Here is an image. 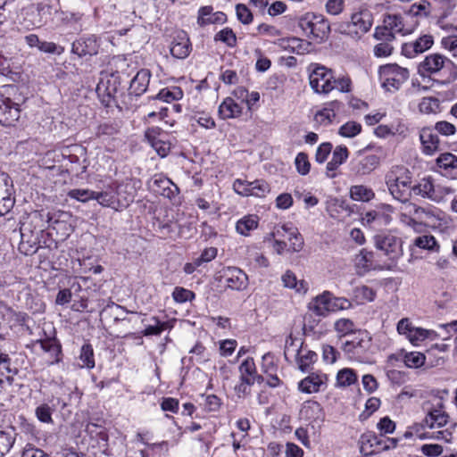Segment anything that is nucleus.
<instances>
[{
  "label": "nucleus",
  "instance_id": "nucleus-47",
  "mask_svg": "<svg viewBox=\"0 0 457 457\" xmlns=\"http://www.w3.org/2000/svg\"><path fill=\"white\" fill-rule=\"evenodd\" d=\"M54 411V406L48 403H41L35 410V415L37 420L43 423H53L52 414Z\"/></svg>",
  "mask_w": 457,
  "mask_h": 457
},
{
  "label": "nucleus",
  "instance_id": "nucleus-6",
  "mask_svg": "<svg viewBox=\"0 0 457 457\" xmlns=\"http://www.w3.org/2000/svg\"><path fill=\"white\" fill-rule=\"evenodd\" d=\"M378 73L382 87L391 92L398 90L409 78V71L396 63L381 66Z\"/></svg>",
  "mask_w": 457,
  "mask_h": 457
},
{
  "label": "nucleus",
  "instance_id": "nucleus-24",
  "mask_svg": "<svg viewBox=\"0 0 457 457\" xmlns=\"http://www.w3.org/2000/svg\"><path fill=\"white\" fill-rule=\"evenodd\" d=\"M161 132L159 129H149L145 132V137L152 146L155 149L157 154L165 157L170 149V145L161 138Z\"/></svg>",
  "mask_w": 457,
  "mask_h": 457
},
{
  "label": "nucleus",
  "instance_id": "nucleus-13",
  "mask_svg": "<svg viewBox=\"0 0 457 457\" xmlns=\"http://www.w3.org/2000/svg\"><path fill=\"white\" fill-rule=\"evenodd\" d=\"M438 172L450 179H457V156L451 153L441 154L436 160Z\"/></svg>",
  "mask_w": 457,
  "mask_h": 457
},
{
  "label": "nucleus",
  "instance_id": "nucleus-62",
  "mask_svg": "<svg viewBox=\"0 0 457 457\" xmlns=\"http://www.w3.org/2000/svg\"><path fill=\"white\" fill-rule=\"evenodd\" d=\"M374 37L377 40L390 41V42L394 41L395 38L393 31H391L387 28V26L384 23H383V26H378L375 29Z\"/></svg>",
  "mask_w": 457,
  "mask_h": 457
},
{
  "label": "nucleus",
  "instance_id": "nucleus-55",
  "mask_svg": "<svg viewBox=\"0 0 457 457\" xmlns=\"http://www.w3.org/2000/svg\"><path fill=\"white\" fill-rule=\"evenodd\" d=\"M252 191L251 195H254L257 197H264L266 194L270 192V185L262 180L257 179L252 182Z\"/></svg>",
  "mask_w": 457,
  "mask_h": 457
},
{
  "label": "nucleus",
  "instance_id": "nucleus-14",
  "mask_svg": "<svg viewBox=\"0 0 457 457\" xmlns=\"http://www.w3.org/2000/svg\"><path fill=\"white\" fill-rule=\"evenodd\" d=\"M221 278L227 287L242 290L246 287L247 276L240 269L228 267L222 271Z\"/></svg>",
  "mask_w": 457,
  "mask_h": 457
},
{
  "label": "nucleus",
  "instance_id": "nucleus-27",
  "mask_svg": "<svg viewBox=\"0 0 457 457\" xmlns=\"http://www.w3.org/2000/svg\"><path fill=\"white\" fill-rule=\"evenodd\" d=\"M448 414L442 409H434L428 411L423 422L429 428H441L448 422Z\"/></svg>",
  "mask_w": 457,
  "mask_h": 457
},
{
  "label": "nucleus",
  "instance_id": "nucleus-15",
  "mask_svg": "<svg viewBox=\"0 0 457 457\" xmlns=\"http://www.w3.org/2000/svg\"><path fill=\"white\" fill-rule=\"evenodd\" d=\"M379 163V158L375 154L359 155L351 162V170L358 175L370 174Z\"/></svg>",
  "mask_w": 457,
  "mask_h": 457
},
{
  "label": "nucleus",
  "instance_id": "nucleus-64",
  "mask_svg": "<svg viewBox=\"0 0 457 457\" xmlns=\"http://www.w3.org/2000/svg\"><path fill=\"white\" fill-rule=\"evenodd\" d=\"M444 49L447 50L453 58L457 61V37L450 36L444 37L441 41Z\"/></svg>",
  "mask_w": 457,
  "mask_h": 457
},
{
  "label": "nucleus",
  "instance_id": "nucleus-53",
  "mask_svg": "<svg viewBox=\"0 0 457 457\" xmlns=\"http://www.w3.org/2000/svg\"><path fill=\"white\" fill-rule=\"evenodd\" d=\"M215 41H221L228 46L233 47L237 44V37L230 28H225L214 36Z\"/></svg>",
  "mask_w": 457,
  "mask_h": 457
},
{
  "label": "nucleus",
  "instance_id": "nucleus-1",
  "mask_svg": "<svg viewBox=\"0 0 457 457\" xmlns=\"http://www.w3.org/2000/svg\"><path fill=\"white\" fill-rule=\"evenodd\" d=\"M418 73L423 78L440 77L443 82L451 83L457 79V65L444 54L433 53L420 62Z\"/></svg>",
  "mask_w": 457,
  "mask_h": 457
},
{
  "label": "nucleus",
  "instance_id": "nucleus-12",
  "mask_svg": "<svg viewBox=\"0 0 457 457\" xmlns=\"http://www.w3.org/2000/svg\"><path fill=\"white\" fill-rule=\"evenodd\" d=\"M99 44L94 35L81 37L75 40L71 46V52L79 57L97 54Z\"/></svg>",
  "mask_w": 457,
  "mask_h": 457
},
{
  "label": "nucleus",
  "instance_id": "nucleus-17",
  "mask_svg": "<svg viewBox=\"0 0 457 457\" xmlns=\"http://www.w3.org/2000/svg\"><path fill=\"white\" fill-rule=\"evenodd\" d=\"M361 452L366 455L376 454L383 449V438L377 436L372 432H367L361 435Z\"/></svg>",
  "mask_w": 457,
  "mask_h": 457
},
{
  "label": "nucleus",
  "instance_id": "nucleus-52",
  "mask_svg": "<svg viewBox=\"0 0 457 457\" xmlns=\"http://www.w3.org/2000/svg\"><path fill=\"white\" fill-rule=\"evenodd\" d=\"M361 131V125L356 121H347L342 125L338 133L345 137H353L360 134Z\"/></svg>",
  "mask_w": 457,
  "mask_h": 457
},
{
  "label": "nucleus",
  "instance_id": "nucleus-25",
  "mask_svg": "<svg viewBox=\"0 0 457 457\" xmlns=\"http://www.w3.org/2000/svg\"><path fill=\"white\" fill-rule=\"evenodd\" d=\"M242 106L232 97H227L219 106V114L221 119H233L241 115Z\"/></svg>",
  "mask_w": 457,
  "mask_h": 457
},
{
  "label": "nucleus",
  "instance_id": "nucleus-35",
  "mask_svg": "<svg viewBox=\"0 0 457 457\" xmlns=\"http://www.w3.org/2000/svg\"><path fill=\"white\" fill-rule=\"evenodd\" d=\"M258 226V218L254 215H247L240 219L236 224L237 232L243 236H248Z\"/></svg>",
  "mask_w": 457,
  "mask_h": 457
},
{
  "label": "nucleus",
  "instance_id": "nucleus-36",
  "mask_svg": "<svg viewBox=\"0 0 457 457\" xmlns=\"http://www.w3.org/2000/svg\"><path fill=\"white\" fill-rule=\"evenodd\" d=\"M353 296L358 304H363L366 302H372L375 299L376 292L368 286H361L353 289Z\"/></svg>",
  "mask_w": 457,
  "mask_h": 457
},
{
  "label": "nucleus",
  "instance_id": "nucleus-46",
  "mask_svg": "<svg viewBox=\"0 0 457 457\" xmlns=\"http://www.w3.org/2000/svg\"><path fill=\"white\" fill-rule=\"evenodd\" d=\"M357 381V376L353 370L345 368L338 371L337 385L338 386H349Z\"/></svg>",
  "mask_w": 457,
  "mask_h": 457
},
{
  "label": "nucleus",
  "instance_id": "nucleus-59",
  "mask_svg": "<svg viewBox=\"0 0 457 457\" xmlns=\"http://www.w3.org/2000/svg\"><path fill=\"white\" fill-rule=\"evenodd\" d=\"M425 355L420 353H411L404 357V362L409 368H419L425 362Z\"/></svg>",
  "mask_w": 457,
  "mask_h": 457
},
{
  "label": "nucleus",
  "instance_id": "nucleus-41",
  "mask_svg": "<svg viewBox=\"0 0 457 457\" xmlns=\"http://www.w3.org/2000/svg\"><path fill=\"white\" fill-rule=\"evenodd\" d=\"M321 411L320 404L315 401L305 402L300 411L301 417L306 420H312Z\"/></svg>",
  "mask_w": 457,
  "mask_h": 457
},
{
  "label": "nucleus",
  "instance_id": "nucleus-29",
  "mask_svg": "<svg viewBox=\"0 0 457 457\" xmlns=\"http://www.w3.org/2000/svg\"><path fill=\"white\" fill-rule=\"evenodd\" d=\"M383 23L386 24L391 31H393L394 35L395 33H400L402 35L410 33V30L405 29L403 17L401 14H386L383 19Z\"/></svg>",
  "mask_w": 457,
  "mask_h": 457
},
{
  "label": "nucleus",
  "instance_id": "nucleus-5",
  "mask_svg": "<svg viewBox=\"0 0 457 457\" xmlns=\"http://www.w3.org/2000/svg\"><path fill=\"white\" fill-rule=\"evenodd\" d=\"M376 248L391 261H397L403 253V239L392 231H383L373 237Z\"/></svg>",
  "mask_w": 457,
  "mask_h": 457
},
{
  "label": "nucleus",
  "instance_id": "nucleus-50",
  "mask_svg": "<svg viewBox=\"0 0 457 457\" xmlns=\"http://www.w3.org/2000/svg\"><path fill=\"white\" fill-rule=\"evenodd\" d=\"M439 109V100L436 97H423L419 104V110L425 114L436 113Z\"/></svg>",
  "mask_w": 457,
  "mask_h": 457
},
{
  "label": "nucleus",
  "instance_id": "nucleus-54",
  "mask_svg": "<svg viewBox=\"0 0 457 457\" xmlns=\"http://www.w3.org/2000/svg\"><path fill=\"white\" fill-rule=\"evenodd\" d=\"M67 195L81 203H86L89 200L94 199L95 191L89 189L74 188L68 192Z\"/></svg>",
  "mask_w": 457,
  "mask_h": 457
},
{
  "label": "nucleus",
  "instance_id": "nucleus-45",
  "mask_svg": "<svg viewBox=\"0 0 457 457\" xmlns=\"http://www.w3.org/2000/svg\"><path fill=\"white\" fill-rule=\"evenodd\" d=\"M79 360L82 362L81 367L93 369L96 365L94 350L90 344H85L80 349Z\"/></svg>",
  "mask_w": 457,
  "mask_h": 457
},
{
  "label": "nucleus",
  "instance_id": "nucleus-63",
  "mask_svg": "<svg viewBox=\"0 0 457 457\" xmlns=\"http://www.w3.org/2000/svg\"><path fill=\"white\" fill-rule=\"evenodd\" d=\"M173 299L177 303H186L192 301L195 298V294L183 287H176L172 293Z\"/></svg>",
  "mask_w": 457,
  "mask_h": 457
},
{
  "label": "nucleus",
  "instance_id": "nucleus-3",
  "mask_svg": "<svg viewBox=\"0 0 457 457\" xmlns=\"http://www.w3.org/2000/svg\"><path fill=\"white\" fill-rule=\"evenodd\" d=\"M298 26L311 38L323 39L330 31V25L321 14L307 12L298 21Z\"/></svg>",
  "mask_w": 457,
  "mask_h": 457
},
{
  "label": "nucleus",
  "instance_id": "nucleus-31",
  "mask_svg": "<svg viewBox=\"0 0 457 457\" xmlns=\"http://www.w3.org/2000/svg\"><path fill=\"white\" fill-rule=\"evenodd\" d=\"M316 361L317 353L315 352L303 349L298 352L296 362L301 371L309 372Z\"/></svg>",
  "mask_w": 457,
  "mask_h": 457
},
{
  "label": "nucleus",
  "instance_id": "nucleus-37",
  "mask_svg": "<svg viewBox=\"0 0 457 457\" xmlns=\"http://www.w3.org/2000/svg\"><path fill=\"white\" fill-rule=\"evenodd\" d=\"M434 183L435 181L431 177H426L421 179L417 185L411 187V190L417 195L430 199Z\"/></svg>",
  "mask_w": 457,
  "mask_h": 457
},
{
  "label": "nucleus",
  "instance_id": "nucleus-28",
  "mask_svg": "<svg viewBox=\"0 0 457 457\" xmlns=\"http://www.w3.org/2000/svg\"><path fill=\"white\" fill-rule=\"evenodd\" d=\"M339 102H330L326 107L315 114V121L322 126L329 125L336 117V110L339 109Z\"/></svg>",
  "mask_w": 457,
  "mask_h": 457
},
{
  "label": "nucleus",
  "instance_id": "nucleus-48",
  "mask_svg": "<svg viewBox=\"0 0 457 457\" xmlns=\"http://www.w3.org/2000/svg\"><path fill=\"white\" fill-rule=\"evenodd\" d=\"M94 199L97 200L98 204L104 207H111L117 209L118 201L114 194L111 192H96Z\"/></svg>",
  "mask_w": 457,
  "mask_h": 457
},
{
  "label": "nucleus",
  "instance_id": "nucleus-60",
  "mask_svg": "<svg viewBox=\"0 0 457 457\" xmlns=\"http://www.w3.org/2000/svg\"><path fill=\"white\" fill-rule=\"evenodd\" d=\"M413 43L416 48V53L421 54L433 46L434 40L432 36L423 35L413 41Z\"/></svg>",
  "mask_w": 457,
  "mask_h": 457
},
{
  "label": "nucleus",
  "instance_id": "nucleus-33",
  "mask_svg": "<svg viewBox=\"0 0 457 457\" xmlns=\"http://www.w3.org/2000/svg\"><path fill=\"white\" fill-rule=\"evenodd\" d=\"M454 192L455 189L453 187L435 182L429 200L435 203H442L446 201L449 196L454 194Z\"/></svg>",
  "mask_w": 457,
  "mask_h": 457
},
{
  "label": "nucleus",
  "instance_id": "nucleus-2",
  "mask_svg": "<svg viewBox=\"0 0 457 457\" xmlns=\"http://www.w3.org/2000/svg\"><path fill=\"white\" fill-rule=\"evenodd\" d=\"M386 184L395 199L406 202L411 190V173L404 166H393L386 174Z\"/></svg>",
  "mask_w": 457,
  "mask_h": 457
},
{
  "label": "nucleus",
  "instance_id": "nucleus-16",
  "mask_svg": "<svg viewBox=\"0 0 457 457\" xmlns=\"http://www.w3.org/2000/svg\"><path fill=\"white\" fill-rule=\"evenodd\" d=\"M330 291H324L316 295L308 303V310L319 317H326L330 313Z\"/></svg>",
  "mask_w": 457,
  "mask_h": 457
},
{
  "label": "nucleus",
  "instance_id": "nucleus-32",
  "mask_svg": "<svg viewBox=\"0 0 457 457\" xmlns=\"http://www.w3.org/2000/svg\"><path fill=\"white\" fill-rule=\"evenodd\" d=\"M103 312H108L109 315L113 319L114 323L120 321L130 322L131 319L127 318L126 314L133 313L132 312L128 311L125 307L116 304L113 302L108 303L103 310Z\"/></svg>",
  "mask_w": 457,
  "mask_h": 457
},
{
  "label": "nucleus",
  "instance_id": "nucleus-51",
  "mask_svg": "<svg viewBox=\"0 0 457 457\" xmlns=\"http://www.w3.org/2000/svg\"><path fill=\"white\" fill-rule=\"evenodd\" d=\"M330 312L351 309L353 304L351 301L345 297L335 296L330 292Z\"/></svg>",
  "mask_w": 457,
  "mask_h": 457
},
{
  "label": "nucleus",
  "instance_id": "nucleus-7",
  "mask_svg": "<svg viewBox=\"0 0 457 457\" xmlns=\"http://www.w3.org/2000/svg\"><path fill=\"white\" fill-rule=\"evenodd\" d=\"M372 24V13L368 10H361L358 12L353 13L351 21L340 24L338 29L341 33L360 37L370 29Z\"/></svg>",
  "mask_w": 457,
  "mask_h": 457
},
{
  "label": "nucleus",
  "instance_id": "nucleus-8",
  "mask_svg": "<svg viewBox=\"0 0 457 457\" xmlns=\"http://www.w3.org/2000/svg\"><path fill=\"white\" fill-rule=\"evenodd\" d=\"M310 86L318 94H328L333 90V71L325 66L315 65L309 76Z\"/></svg>",
  "mask_w": 457,
  "mask_h": 457
},
{
  "label": "nucleus",
  "instance_id": "nucleus-18",
  "mask_svg": "<svg viewBox=\"0 0 457 457\" xmlns=\"http://www.w3.org/2000/svg\"><path fill=\"white\" fill-rule=\"evenodd\" d=\"M226 21V14L222 12H213L212 6H203L198 11L197 23L201 27L208 24H222Z\"/></svg>",
  "mask_w": 457,
  "mask_h": 457
},
{
  "label": "nucleus",
  "instance_id": "nucleus-56",
  "mask_svg": "<svg viewBox=\"0 0 457 457\" xmlns=\"http://www.w3.org/2000/svg\"><path fill=\"white\" fill-rule=\"evenodd\" d=\"M431 332L428 329L422 328H414V329L411 330V333L408 336L409 341L414 345H418L420 342L424 341L427 339Z\"/></svg>",
  "mask_w": 457,
  "mask_h": 457
},
{
  "label": "nucleus",
  "instance_id": "nucleus-40",
  "mask_svg": "<svg viewBox=\"0 0 457 457\" xmlns=\"http://www.w3.org/2000/svg\"><path fill=\"white\" fill-rule=\"evenodd\" d=\"M150 320L153 323L147 325L142 332L143 336L145 337L160 336L162 331L169 328L168 322H162L155 316L151 317Z\"/></svg>",
  "mask_w": 457,
  "mask_h": 457
},
{
  "label": "nucleus",
  "instance_id": "nucleus-20",
  "mask_svg": "<svg viewBox=\"0 0 457 457\" xmlns=\"http://www.w3.org/2000/svg\"><path fill=\"white\" fill-rule=\"evenodd\" d=\"M151 187L155 193L169 199L174 197L179 191L178 187L170 179L161 176L154 178Z\"/></svg>",
  "mask_w": 457,
  "mask_h": 457
},
{
  "label": "nucleus",
  "instance_id": "nucleus-26",
  "mask_svg": "<svg viewBox=\"0 0 457 457\" xmlns=\"http://www.w3.org/2000/svg\"><path fill=\"white\" fill-rule=\"evenodd\" d=\"M16 435L13 427H0V457H4L10 452L15 442Z\"/></svg>",
  "mask_w": 457,
  "mask_h": 457
},
{
  "label": "nucleus",
  "instance_id": "nucleus-30",
  "mask_svg": "<svg viewBox=\"0 0 457 457\" xmlns=\"http://www.w3.org/2000/svg\"><path fill=\"white\" fill-rule=\"evenodd\" d=\"M282 282L286 287L295 289L299 294H305L308 291V283L303 280H298L296 276L290 270L285 272L282 276Z\"/></svg>",
  "mask_w": 457,
  "mask_h": 457
},
{
  "label": "nucleus",
  "instance_id": "nucleus-58",
  "mask_svg": "<svg viewBox=\"0 0 457 457\" xmlns=\"http://www.w3.org/2000/svg\"><path fill=\"white\" fill-rule=\"evenodd\" d=\"M435 130L436 133H439L445 137L453 136L456 133L455 126L446 120L437 121L435 124Z\"/></svg>",
  "mask_w": 457,
  "mask_h": 457
},
{
  "label": "nucleus",
  "instance_id": "nucleus-23",
  "mask_svg": "<svg viewBox=\"0 0 457 457\" xmlns=\"http://www.w3.org/2000/svg\"><path fill=\"white\" fill-rule=\"evenodd\" d=\"M327 381V375L312 373L305 378L302 379L298 384L300 391L312 394L319 392L320 386Z\"/></svg>",
  "mask_w": 457,
  "mask_h": 457
},
{
  "label": "nucleus",
  "instance_id": "nucleus-39",
  "mask_svg": "<svg viewBox=\"0 0 457 457\" xmlns=\"http://www.w3.org/2000/svg\"><path fill=\"white\" fill-rule=\"evenodd\" d=\"M183 97V91L179 87L162 88L154 97L166 103L179 100Z\"/></svg>",
  "mask_w": 457,
  "mask_h": 457
},
{
  "label": "nucleus",
  "instance_id": "nucleus-9",
  "mask_svg": "<svg viewBox=\"0 0 457 457\" xmlns=\"http://www.w3.org/2000/svg\"><path fill=\"white\" fill-rule=\"evenodd\" d=\"M11 177L0 171V216L7 214L13 207L15 198Z\"/></svg>",
  "mask_w": 457,
  "mask_h": 457
},
{
  "label": "nucleus",
  "instance_id": "nucleus-57",
  "mask_svg": "<svg viewBox=\"0 0 457 457\" xmlns=\"http://www.w3.org/2000/svg\"><path fill=\"white\" fill-rule=\"evenodd\" d=\"M297 171L302 175H306L310 171L311 164L308 156L304 153H299L295 160Z\"/></svg>",
  "mask_w": 457,
  "mask_h": 457
},
{
  "label": "nucleus",
  "instance_id": "nucleus-19",
  "mask_svg": "<svg viewBox=\"0 0 457 457\" xmlns=\"http://www.w3.org/2000/svg\"><path fill=\"white\" fill-rule=\"evenodd\" d=\"M420 140L425 154L431 155L439 149L440 139L437 133L434 132L430 128L420 129Z\"/></svg>",
  "mask_w": 457,
  "mask_h": 457
},
{
  "label": "nucleus",
  "instance_id": "nucleus-49",
  "mask_svg": "<svg viewBox=\"0 0 457 457\" xmlns=\"http://www.w3.org/2000/svg\"><path fill=\"white\" fill-rule=\"evenodd\" d=\"M413 245L420 249L434 251L438 248L436 238L431 235H422L415 238Z\"/></svg>",
  "mask_w": 457,
  "mask_h": 457
},
{
  "label": "nucleus",
  "instance_id": "nucleus-38",
  "mask_svg": "<svg viewBox=\"0 0 457 457\" xmlns=\"http://www.w3.org/2000/svg\"><path fill=\"white\" fill-rule=\"evenodd\" d=\"M372 257L370 252L361 250L355 258V266L359 274H363L372 269Z\"/></svg>",
  "mask_w": 457,
  "mask_h": 457
},
{
  "label": "nucleus",
  "instance_id": "nucleus-10",
  "mask_svg": "<svg viewBox=\"0 0 457 457\" xmlns=\"http://www.w3.org/2000/svg\"><path fill=\"white\" fill-rule=\"evenodd\" d=\"M21 116L20 105L0 92V124L13 126Z\"/></svg>",
  "mask_w": 457,
  "mask_h": 457
},
{
  "label": "nucleus",
  "instance_id": "nucleus-11",
  "mask_svg": "<svg viewBox=\"0 0 457 457\" xmlns=\"http://www.w3.org/2000/svg\"><path fill=\"white\" fill-rule=\"evenodd\" d=\"M270 237H287L290 242L288 250L292 252H299L303 246V238L302 235L299 233L297 228H295L291 224H285L280 228H276L270 234Z\"/></svg>",
  "mask_w": 457,
  "mask_h": 457
},
{
  "label": "nucleus",
  "instance_id": "nucleus-34",
  "mask_svg": "<svg viewBox=\"0 0 457 457\" xmlns=\"http://www.w3.org/2000/svg\"><path fill=\"white\" fill-rule=\"evenodd\" d=\"M239 372L241 378H253L254 381H263L262 376H258L256 372L255 363L253 358H246L239 366Z\"/></svg>",
  "mask_w": 457,
  "mask_h": 457
},
{
  "label": "nucleus",
  "instance_id": "nucleus-44",
  "mask_svg": "<svg viewBox=\"0 0 457 457\" xmlns=\"http://www.w3.org/2000/svg\"><path fill=\"white\" fill-rule=\"evenodd\" d=\"M334 329L339 337H345L355 332V325L350 319L342 318L334 323Z\"/></svg>",
  "mask_w": 457,
  "mask_h": 457
},
{
  "label": "nucleus",
  "instance_id": "nucleus-4",
  "mask_svg": "<svg viewBox=\"0 0 457 457\" xmlns=\"http://www.w3.org/2000/svg\"><path fill=\"white\" fill-rule=\"evenodd\" d=\"M371 347V337L367 331L358 330L353 339L345 341L342 350L349 359L362 362Z\"/></svg>",
  "mask_w": 457,
  "mask_h": 457
},
{
  "label": "nucleus",
  "instance_id": "nucleus-22",
  "mask_svg": "<svg viewBox=\"0 0 457 457\" xmlns=\"http://www.w3.org/2000/svg\"><path fill=\"white\" fill-rule=\"evenodd\" d=\"M191 52V45L189 38L186 33L180 32L173 39L170 46V54L173 57L178 59H185Z\"/></svg>",
  "mask_w": 457,
  "mask_h": 457
},
{
  "label": "nucleus",
  "instance_id": "nucleus-43",
  "mask_svg": "<svg viewBox=\"0 0 457 457\" xmlns=\"http://www.w3.org/2000/svg\"><path fill=\"white\" fill-rule=\"evenodd\" d=\"M41 348L46 352L51 354L52 357H54L56 361H59L58 356L61 353V345L58 340L54 337H47L43 340L38 341Z\"/></svg>",
  "mask_w": 457,
  "mask_h": 457
},
{
  "label": "nucleus",
  "instance_id": "nucleus-21",
  "mask_svg": "<svg viewBox=\"0 0 457 457\" xmlns=\"http://www.w3.org/2000/svg\"><path fill=\"white\" fill-rule=\"evenodd\" d=\"M151 72L147 69H141L137 72L129 85V93L136 96H142L147 89Z\"/></svg>",
  "mask_w": 457,
  "mask_h": 457
},
{
  "label": "nucleus",
  "instance_id": "nucleus-42",
  "mask_svg": "<svg viewBox=\"0 0 457 457\" xmlns=\"http://www.w3.org/2000/svg\"><path fill=\"white\" fill-rule=\"evenodd\" d=\"M350 196L354 201H370L374 197V193L370 188L362 185L353 186L350 188Z\"/></svg>",
  "mask_w": 457,
  "mask_h": 457
},
{
  "label": "nucleus",
  "instance_id": "nucleus-61",
  "mask_svg": "<svg viewBox=\"0 0 457 457\" xmlns=\"http://www.w3.org/2000/svg\"><path fill=\"white\" fill-rule=\"evenodd\" d=\"M236 12L237 19L243 24H250L253 21V14L245 4H237L236 5Z\"/></svg>",
  "mask_w": 457,
  "mask_h": 457
}]
</instances>
